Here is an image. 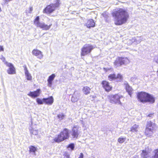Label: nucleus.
<instances>
[{
  "label": "nucleus",
  "instance_id": "33",
  "mask_svg": "<svg viewBox=\"0 0 158 158\" xmlns=\"http://www.w3.org/2000/svg\"><path fill=\"white\" fill-rule=\"evenodd\" d=\"M29 12L30 13H31V12L33 10V8L32 7H30L29 8Z\"/></svg>",
  "mask_w": 158,
  "mask_h": 158
},
{
  "label": "nucleus",
  "instance_id": "2",
  "mask_svg": "<svg viewBox=\"0 0 158 158\" xmlns=\"http://www.w3.org/2000/svg\"><path fill=\"white\" fill-rule=\"evenodd\" d=\"M137 97L139 101L143 103L149 102L152 104L155 102V98L153 96L145 92H138L137 94Z\"/></svg>",
  "mask_w": 158,
  "mask_h": 158
},
{
  "label": "nucleus",
  "instance_id": "37",
  "mask_svg": "<svg viewBox=\"0 0 158 158\" xmlns=\"http://www.w3.org/2000/svg\"><path fill=\"white\" fill-rule=\"evenodd\" d=\"M156 62L158 64V56L156 60Z\"/></svg>",
  "mask_w": 158,
  "mask_h": 158
},
{
  "label": "nucleus",
  "instance_id": "34",
  "mask_svg": "<svg viewBox=\"0 0 158 158\" xmlns=\"http://www.w3.org/2000/svg\"><path fill=\"white\" fill-rule=\"evenodd\" d=\"M83 154L82 153H81L80 154V156L78 158H83Z\"/></svg>",
  "mask_w": 158,
  "mask_h": 158
},
{
  "label": "nucleus",
  "instance_id": "12",
  "mask_svg": "<svg viewBox=\"0 0 158 158\" xmlns=\"http://www.w3.org/2000/svg\"><path fill=\"white\" fill-rule=\"evenodd\" d=\"M41 92L40 89H37L35 91H30L27 94V95L32 98H35L39 96Z\"/></svg>",
  "mask_w": 158,
  "mask_h": 158
},
{
  "label": "nucleus",
  "instance_id": "32",
  "mask_svg": "<svg viewBox=\"0 0 158 158\" xmlns=\"http://www.w3.org/2000/svg\"><path fill=\"white\" fill-rule=\"evenodd\" d=\"M89 97L93 99H94L97 97L96 94H94V95H90Z\"/></svg>",
  "mask_w": 158,
  "mask_h": 158
},
{
  "label": "nucleus",
  "instance_id": "27",
  "mask_svg": "<svg viewBox=\"0 0 158 158\" xmlns=\"http://www.w3.org/2000/svg\"><path fill=\"white\" fill-rule=\"evenodd\" d=\"M60 0H56L55 3L54 4L53 3V4L54 5V6L56 9V8H58L60 6Z\"/></svg>",
  "mask_w": 158,
  "mask_h": 158
},
{
  "label": "nucleus",
  "instance_id": "35",
  "mask_svg": "<svg viewBox=\"0 0 158 158\" xmlns=\"http://www.w3.org/2000/svg\"><path fill=\"white\" fill-rule=\"evenodd\" d=\"M3 48L2 46H0V52L3 51Z\"/></svg>",
  "mask_w": 158,
  "mask_h": 158
},
{
  "label": "nucleus",
  "instance_id": "23",
  "mask_svg": "<svg viewBox=\"0 0 158 158\" xmlns=\"http://www.w3.org/2000/svg\"><path fill=\"white\" fill-rule=\"evenodd\" d=\"M40 18L39 16H36L34 20V23L35 25L37 27H39L42 23H40Z\"/></svg>",
  "mask_w": 158,
  "mask_h": 158
},
{
  "label": "nucleus",
  "instance_id": "39",
  "mask_svg": "<svg viewBox=\"0 0 158 158\" xmlns=\"http://www.w3.org/2000/svg\"><path fill=\"white\" fill-rule=\"evenodd\" d=\"M73 97H72V98H71V100H72V98H73Z\"/></svg>",
  "mask_w": 158,
  "mask_h": 158
},
{
  "label": "nucleus",
  "instance_id": "31",
  "mask_svg": "<svg viewBox=\"0 0 158 158\" xmlns=\"http://www.w3.org/2000/svg\"><path fill=\"white\" fill-rule=\"evenodd\" d=\"M36 100L38 104H42L43 103H44V102L43 101V98L41 100L39 98H37L36 99Z\"/></svg>",
  "mask_w": 158,
  "mask_h": 158
},
{
  "label": "nucleus",
  "instance_id": "5",
  "mask_svg": "<svg viewBox=\"0 0 158 158\" xmlns=\"http://www.w3.org/2000/svg\"><path fill=\"white\" fill-rule=\"evenodd\" d=\"M94 48V47L93 45L89 44H85L81 49V56H85L90 54Z\"/></svg>",
  "mask_w": 158,
  "mask_h": 158
},
{
  "label": "nucleus",
  "instance_id": "3",
  "mask_svg": "<svg viewBox=\"0 0 158 158\" xmlns=\"http://www.w3.org/2000/svg\"><path fill=\"white\" fill-rule=\"evenodd\" d=\"M69 136L70 134L69 129L64 128L60 132L56 137L53 140L55 142L59 143L65 140L68 139Z\"/></svg>",
  "mask_w": 158,
  "mask_h": 158
},
{
  "label": "nucleus",
  "instance_id": "25",
  "mask_svg": "<svg viewBox=\"0 0 158 158\" xmlns=\"http://www.w3.org/2000/svg\"><path fill=\"white\" fill-rule=\"evenodd\" d=\"M153 152L154 154L150 158H158V148L154 149Z\"/></svg>",
  "mask_w": 158,
  "mask_h": 158
},
{
  "label": "nucleus",
  "instance_id": "38",
  "mask_svg": "<svg viewBox=\"0 0 158 158\" xmlns=\"http://www.w3.org/2000/svg\"><path fill=\"white\" fill-rule=\"evenodd\" d=\"M65 156H66L67 157H69V155H65Z\"/></svg>",
  "mask_w": 158,
  "mask_h": 158
},
{
  "label": "nucleus",
  "instance_id": "36",
  "mask_svg": "<svg viewBox=\"0 0 158 158\" xmlns=\"http://www.w3.org/2000/svg\"><path fill=\"white\" fill-rule=\"evenodd\" d=\"M153 113L149 114L148 115V117H151L153 115Z\"/></svg>",
  "mask_w": 158,
  "mask_h": 158
},
{
  "label": "nucleus",
  "instance_id": "40",
  "mask_svg": "<svg viewBox=\"0 0 158 158\" xmlns=\"http://www.w3.org/2000/svg\"><path fill=\"white\" fill-rule=\"evenodd\" d=\"M4 59H5V58H3Z\"/></svg>",
  "mask_w": 158,
  "mask_h": 158
},
{
  "label": "nucleus",
  "instance_id": "10",
  "mask_svg": "<svg viewBox=\"0 0 158 158\" xmlns=\"http://www.w3.org/2000/svg\"><path fill=\"white\" fill-rule=\"evenodd\" d=\"M101 84L105 91L109 92L112 90V87L108 81L106 80H103L102 81Z\"/></svg>",
  "mask_w": 158,
  "mask_h": 158
},
{
  "label": "nucleus",
  "instance_id": "14",
  "mask_svg": "<svg viewBox=\"0 0 158 158\" xmlns=\"http://www.w3.org/2000/svg\"><path fill=\"white\" fill-rule=\"evenodd\" d=\"M32 52L33 55L37 56L39 59H41L43 57V55L42 52L37 49H34Z\"/></svg>",
  "mask_w": 158,
  "mask_h": 158
},
{
  "label": "nucleus",
  "instance_id": "30",
  "mask_svg": "<svg viewBox=\"0 0 158 158\" xmlns=\"http://www.w3.org/2000/svg\"><path fill=\"white\" fill-rule=\"evenodd\" d=\"M126 139L125 137H119L118 139V142L120 143H122L125 142Z\"/></svg>",
  "mask_w": 158,
  "mask_h": 158
},
{
  "label": "nucleus",
  "instance_id": "19",
  "mask_svg": "<svg viewBox=\"0 0 158 158\" xmlns=\"http://www.w3.org/2000/svg\"><path fill=\"white\" fill-rule=\"evenodd\" d=\"M55 77V74L54 73L52 74L50 76L48 79L47 81L48 82V85L49 87H51L52 84V82Z\"/></svg>",
  "mask_w": 158,
  "mask_h": 158
},
{
  "label": "nucleus",
  "instance_id": "18",
  "mask_svg": "<svg viewBox=\"0 0 158 158\" xmlns=\"http://www.w3.org/2000/svg\"><path fill=\"white\" fill-rule=\"evenodd\" d=\"M125 86V89L126 91L128 93V94L131 97L132 94L133 93V89L130 86L128 83L124 84Z\"/></svg>",
  "mask_w": 158,
  "mask_h": 158
},
{
  "label": "nucleus",
  "instance_id": "16",
  "mask_svg": "<svg viewBox=\"0 0 158 158\" xmlns=\"http://www.w3.org/2000/svg\"><path fill=\"white\" fill-rule=\"evenodd\" d=\"M85 26L89 28L93 27L95 26V23L94 20L90 19L87 20Z\"/></svg>",
  "mask_w": 158,
  "mask_h": 158
},
{
  "label": "nucleus",
  "instance_id": "1",
  "mask_svg": "<svg viewBox=\"0 0 158 158\" xmlns=\"http://www.w3.org/2000/svg\"><path fill=\"white\" fill-rule=\"evenodd\" d=\"M111 14L112 16L115 18V24L117 26L121 25L126 23L129 17L127 11L123 8H119L115 10Z\"/></svg>",
  "mask_w": 158,
  "mask_h": 158
},
{
  "label": "nucleus",
  "instance_id": "28",
  "mask_svg": "<svg viewBox=\"0 0 158 158\" xmlns=\"http://www.w3.org/2000/svg\"><path fill=\"white\" fill-rule=\"evenodd\" d=\"M74 144L73 143H72L68 145L67 146V148H70L71 150H73L74 149Z\"/></svg>",
  "mask_w": 158,
  "mask_h": 158
},
{
  "label": "nucleus",
  "instance_id": "13",
  "mask_svg": "<svg viewBox=\"0 0 158 158\" xmlns=\"http://www.w3.org/2000/svg\"><path fill=\"white\" fill-rule=\"evenodd\" d=\"M79 135L78 127L77 126H74L72 129L71 135L74 138H77Z\"/></svg>",
  "mask_w": 158,
  "mask_h": 158
},
{
  "label": "nucleus",
  "instance_id": "29",
  "mask_svg": "<svg viewBox=\"0 0 158 158\" xmlns=\"http://www.w3.org/2000/svg\"><path fill=\"white\" fill-rule=\"evenodd\" d=\"M64 117V114L63 113L59 114L57 115V118L60 120L63 119Z\"/></svg>",
  "mask_w": 158,
  "mask_h": 158
},
{
  "label": "nucleus",
  "instance_id": "24",
  "mask_svg": "<svg viewBox=\"0 0 158 158\" xmlns=\"http://www.w3.org/2000/svg\"><path fill=\"white\" fill-rule=\"evenodd\" d=\"M139 126L138 125L135 124L131 127L130 131L131 132H137Z\"/></svg>",
  "mask_w": 158,
  "mask_h": 158
},
{
  "label": "nucleus",
  "instance_id": "4",
  "mask_svg": "<svg viewBox=\"0 0 158 158\" xmlns=\"http://www.w3.org/2000/svg\"><path fill=\"white\" fill-rule=\"evenodd\" d=\"M155 128V123L150 121L147 122L144 132L145 135L148 137H152L153 133L156 131Z\"/></svg>",
  "mask_w": 158,
  "mask_h": 158
},
{
  "label": "nucleus",
  "instance_id": "17",
  "mask_svg": "<svg viewBox=\"0 0 158 158\" xmlns=\"http://www.w3.org/2000/svg\"><path fill=\"white\" fill-rule=\"evenodd\" d=\"M148 150H146L147 148H146L144 150H143L142 151L140 156L142 158H148L149 157V153L150 152L148 151L149 148L148 147H147Z\"/></svg>",
  "mask_w": 158,
  "mask_h": 158
},
{
  "label": "nucleus",
  "instance_id": "20",
  "mask_svg": "<svg viewBox=\"0 0 158 158\" xmlns=\"http://www.w3.org/2000/svg\"><path fill=\"white\" fill-rule=\"evenodd\" d=\"M52 25V23L49 24V25H48L45 24L44 23H42L39 27L42 29L43 30H48L50 29Z\"/></svg>",
  "mask_w": 158,
  "mask_h": 158
},
{
  "label": "nucleus",
  "instance_id": "22",
  "mask_svg": "<svg viewBox=\"0 0 158 158\" xmlns=\"http://www.w3.org/2000/svg\"><path fill=\"white\" fill-rule=\"evenodd\" d=\"M25 70V73L27 78L28 80H31L32 79V77L30 74L29 73L27 67L25 66L24 67Z\"/></svg>",
  "mask_w": 158,
  "mask_h": 158
},
{
  "label": "nucleus",
  "instance_id": "7",
  "mask_svg": "<svg viewBox=\"0 0 158 158\" xmlns=\"http://www.w3.org/2000/svg\"><path fill=\"white\" fill-rule=\"evenodd\" d=\"M129 62V60L127 57H118L113 63L114 65L117 67L125 65Z\"/></svg>",
  "mask_w": 158,
  "mask_h": 158
},
{
  "label": "nucleus",
  "instance_id": "15",
  "mask_svg": "<svg viewBox=\"0 0 158 158\" xmlns=\"http://www.w3.org/2000/svg\"><path fill=\"white\" fill-rule=\"evenodd\" d=\"M43 101L45 104L51 105L54 102V99L52 96H51L48 98H43Z\"/></svg>",
  "mask_w": 158,
  "mask_h": 158
},
{
  "label": "nucleus",
  "instance_id": "11",
  "mask_svg": "<svg viewBox=\"0 0 158 158\" xmlns=\"http://www.w3.org/2000/svg\"><path fill=\"white\" fill-rule=\"evenodd\" d=\"M5 64L6 66L9 67L7 70V72L8 74H15L16 73L15 68L13 65L11 63H9L7 62H6Z\"/></svg>",
  "mask_w": 158,
  "mask_h": 158
},
{
  "label": "nucleus",
  "instance_id": "8",
  "mask_svg": "<svg viewBox=\"0 0 158 158\" xmlns=\"http://www.w3.org/2000/svg\"><path fill=\"white\" fill-rule=\"evenodd\" d=\"M108 78L110 81L116 80L117 81H120L122 80L123 77L122 75L120 73H118L117 75L115 73H113L108 75Z\"/></svg>",
  "mask_w": 158,
  "mask_h": 158
},
{
  "label": "nucleus",
  "instance_id": "26",
  "mask_svg": "<svg viewBox=\"0 0 158 158\" xmlns=\"http://www.w3.org/2000/svg\"><path fill=\"white\" fill-rule=\"evenodd\" d=\"M29 152H33L35 154L37 150V148L33 146H30L29 147Z\"/></svg>",
  "mask_w": 158,
  "mask_h": 158
},
{
  "label": "nucleus",
  "instance_id": "9",
  "mask_svg": "<svg viewBox=\"0 0 158 158\" xmlns=\"http://www.w3.org/2000/svg\"><path fill=\"white\" fill-rule=\"evenodd\" d=\"M56 10L53 3H51L46 6L43 10L44 13L50 14L53 13Z\"/></svg>",
  "mask_w": 158,
  "mask_h": 158
},
{
  "label": "nucleus",
  "instance_id": "6",
  "mask_svg": "<svg viewBox=\"0 0 158 158\" xmlns=\"http://www.w3.org/2000/svg\"><path fill=\"white\" fill-rule=\"evenodd\" d=\"M123 96L118 94L114 95H110L108 96V99L109 102L112 103L116 104L118 103L121 104L120 99L122 98Z\"/></svg>",
  "mask_w": 158,
  "mask_h": 158
},
{
  "label": "nucleus",
  "instance_id": "21",
  "mask_svg": "<svg viewBox=\"0 0 158 158\" xmlns=\"http://www.w3.org/2000/svg\"><path fill=\"white\" fill-rule=\"evenodd\" d=\"M91 90V88L88 86H84L82 89L83 92L85 95L89 94L90 93Z\"/></svg>",
  "mask_w": 158,
  "mask_h": 158
}]
</instances>
